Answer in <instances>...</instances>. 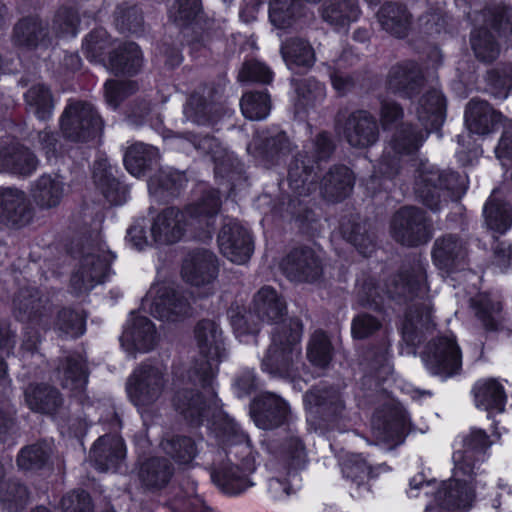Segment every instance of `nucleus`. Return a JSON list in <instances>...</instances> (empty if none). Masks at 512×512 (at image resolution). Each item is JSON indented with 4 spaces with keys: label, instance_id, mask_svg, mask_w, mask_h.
<instances>
[{
    "label": "nucleus",
    "instance_id": "obj_1",
    "mask_svg": "<svg viewBox=\"0 0 512 512\" xmlns=\"http://www.w3.org/2000/svg\"><path fill=\"white\" fill-rule=\"evenodd\" d=\"M491 443L487 434L480 429H472L462 439V448L453 453L452 478L436 487L435 481H426L423 473H418L409 481L408 495L417 497L415 491L425 490V495H434V503L427 505L425 512H465L471 508L475 498V488L480 483L475 479V464L485 460Z\"/></svg>",
    "mask_w": 512,
    "mask_h": 512
},
{
    "label": "nucleus",
    "instance_id": "obj_2",
    "mask_svg": "<svg viewBox=\"0 0 512 512\" xmlns=\"http://www.w3.org/2000/svg\"><path fill=\"white\" fill-rule=\"evenodd\" d=\"M194 339L201 356L189 370V381L199 384L202 388L210 387L207 396L203 398L193 391L183 388L177 390L172 399L176 411L191 423L200 424L208 417L209 411L215 405V395L212 391L213 380L218 372L219 364L228 356V349L220 325L211 319L197 323L194 329Z\"/></svg>",
    "mask_w": 512,
    "mask_h": 512
},
{
    "label": "nucleus",
    "instance_id": "obj_3",
    "mask_svg": "<svg viewBox=\"0 0 512 512\" xmlns=\"http://www.w3.org/2000/svg\"><path fill=\"white\" fill-rule=\"evenodd\" d=\"M415 113L421 128L414 129L405 124L398 128L378 163L371 181L380 176L390 178L398 171V160L402 155H410L417 151L430 132L437 130L446 116V100L436 88L425 90L415 104Z\"/></svg>",
    "mask_w": 512,
    "mask_h": 512
},
{
    "label": "nucleus",
    "instance_id": "obj_4",
    "mask_svg": "<svg viewBox=\"0 0 512 512\" xmlns=\"http://www.w3.org/2000/svg\"><path fill=\"white\" fill-rule=\"evenodd\" d=\"M385 289L392 299L414 301L404 316L401 332L408 344H415L417 331L428 328L432 322L431 303L425 299L429 291L425 267L417 263L402 271L387 281Z\"/></svg>",
    "mask_w": 512,
    "mask_h": 512
},
{
    "label": "nucleus",
    "instance_id": "obj_5",
    "mask_svg": "<svg viewBox=\"0 0 512 512\" xmlns=\"http://www.w3.org/2000/svg\"><path fill=\"white\" fill-rule=\"evenodd\" d=\"M220 197L217 190L211 189L196 202L188 205L185 211L174 207L163 209L156 215L151 224V236L158 245H171L179 242L187 226L196 225L206 229V237L211 238L210 228L220 208Z\"/></svg>",
    "mask_w": 512,
    "mask_h": 512
},
{
    "label": "nucleus",
    "instance_id": "obj_6",
    "mask_svg": "<svg viewBox=\"0 0 512 512\" xmlns=\"http://www.w3.org/2000/svg\"><path fill=\"white\" fill-rule=\"evenodd\" d=\"M229 445L228 459L212 474L213 482L228 495H238L254 485L250 476L256 469V458L248 436L234 422L225 430Z\"/></svg>",
    "mask_w": 512,
    "mask_h": 512
},
{
    "label": "nucleus",
    "instance_id": "obj_7",
    "mask_svg": "<svg viewBox=\"0 0 512 512\" xmlns=\"http://www.w3.org/2000/svg\"><path fill=\"white\" fill-rule=\"evenodd\" d=\"M302 324L290 319L272 336V343L261 361V369L273 378L294 380L301 359Z\"/></svg>",
    "mask_w": 512,
    "mask_h": 512
},
{
    "label": "nucleus",
    "instance_id": "obj_8",
    "mask_svg": "<svg viewBox=\"0 0 512 512\" xmlns=\"http://www.w3.org/2000/svg\"><path fill=\"white\" fill-rule=\"evenodd\" d=\"M333 150V144L327 133H320L306 146L305 155L299 154L289 166L288 181L290 187L299 195H307L316 189L319 162L327 159Z\"/></svg>",
    "mask_w": 512,
    "mask_h": 512
},
{
    "label": "nucleus",
    "instance_id": "obj_9",
    "mask_svg": "<svg viewBox=\"0 0 512 512\" xmlns=\"http://www.w3.org/2000/svg\"><path fill=\"white\" fill-rule=\"evenodd\" d=\"M460 189L459 176L456 173L422 163L415 183V192L431 210L439 209L442 202L457 195Z\"/></svg>",
    "mask_w": 512,
    "mask_h": 512
},
{
    "label": "nucleus",
    "instance_id": "obj_10",
    "mask_svg": "<svg viewBox=\"0 0 512 512\" xmlns=\"http://www.w3.org/2000/svg\"><path fill=\"white\" fill-rule=\"evenodd\" d=\"M165 369L162 366L142 364L129 376L126 391L138 411H147L162 396L166 386Z\"/></svg>",
    "mask_w": 512,
    "mask_h": 512
},
{
    "label": "nucleus",
    "instance_id": "obj_11",
    "mask_svg": "<svg viewBox=\"0 0 512 512\" xmlns=\"http://www.w3.org/2000/svg\"><path fill=\"white\" fill-rule=\"evenodd\" d=\"M114 258L103 244L85 247L79 267L71 278L75 293H87L102 283Z\"/></svg>",
    "mask_w": 512,
    "mask_h": 512
},
{
    "label": "nucleus",
    "instance_id": "obj_12",
    "mask_svg": "<svg viewBox=\"0 0 512 512\" xmlns=\"http://www.w3.org/2000/svg\"><path fill=\"white\" fill-rule=\"evenodd\" d=\"M63 135L72 141H86L96 137L103 122L94 107L86 102H70L60 119Z\"/></svg>",
    "mask_w": 512,
    "mask_h": 512
},
{
    "label": "nucleus",
    "instance_id": "obj_13",
    "mask_svg": "<svg viewBox=\"0 0 512 512\" xmlns=\"http://www.w3.org/2000/svg\"><path fill=\"white\" fill-rule=\"evenodd\" d=\"M427 370L442 378L456 374L462 365V355L453 335H445L429 343L422 356Z\"/></svg>",
    "mask_w": 512,
    "mask_h": 512
},
{
    "label": "nucleus",
    "instance_id": "obj_14",
    "mask_svg": "<svg viewBox=\"0 0 512 512\" xmlns=\"http://www.w3.org/2000/svg\"><path fill=\"white\" fill-rule=\"evenodd\" d=\"M391 233L396 241L407 246H417L431 238L432 228L423 211L403 207L393 216Z\"/></svg>",
    "mask_w": 512,
    "mask_h": 512
},
{
    "label": "nucleus",
    "instance_id": "obj_15",
    "mask_svg": "<svg viewBox=\"0 0 512 512\" xmlns=\"http://www.w3.org/2000/svg\"><path fill=\"white\" fill-rule=\"evenodd\" d=\"M142 308L163 321H176L190 310L187 300L167 284L153 285L142 300Z\"/></svg>",
    "mask_w": 512,
    "mask_h": 512
},
{
    "label": "nucleus",
    "instance_id": "obj_16",
    "mask_svg": "<svg viewBox=\"0 0 512 512\" xmlns=\"http://www.w3.org/2000/svg\"><path fill=\"white\" fill-rule=\"evenodd\" d=\"M221 253L236 264L246 263L253 253V242L250 233L236 220L224 223L218 235Z\"/></svg>",
    "mask_w": 512,
    "mask_h": 512
},
{
    "label": "nucleus",
    "instance_id": "obj_17",
    "mask_svg": "<svg viewBox=\"0 0 512 512\" xmlns=\"http://www.w3.org/2000/svg\"><path fill=\"white\" fill-rule=\"evenodd\" d=\"M289 405L280 396L265 392L252 403L250 414L256 426L267 430L279 427L288 420Z\"/></svg>",
    "mask_w": 512,
    "mask_h": 512
},
{
    "label": "nucleus",
    "instance_id": "obj_18",
    "mask_svg": "<svg viewBox=\"0 0 512 512\" xmlns=\"http://www.w3.org/2000/svg\"><path fill=\"white\" fill-rule=\"evenodd\" d=\"M471 307L483 328L489 332H512V323L505 317L500 297L481 293L471 300Z\"/></svg>",
    "mask_w": 512,
    "mask_h": 512
},
{
    "label": "nucleus",
    "instance_id": "obj_19",
    "mask_svg": "<svg viewBox=\"0 0 512 512\" xmlns=\"http://www.w3.org/2000/svg\"><path fill=\"white\" fill-rule=\"evenodd\" d=\"M281 268L294 282H314L322 273L319 258L309 248L292 250L281 262Z\"/></svg>",
    "mask_w": 512,
    "mask_h": 512
},
{
    "label": "nucleus",
    "instance_id": "obj_20",
    "mask_svg": "<svg viewBox=\"0 0 512 512\" xmlns=\"http://www.w3.org/2000/svg\"><path fill=\"white\" fill-rule=\"evenodd\" d=\"M217 272L216 256L207 249L192 250L183 260L182 277L191 285H207L216 278Z\"/></svg>",
    "mask_w": 512,
    "mask_h": 512
},
{
    "label": "nucleus",
    "instance_id": "obj_21",
    "mask_svg": "<svg viewBox=\"0 0 512 512\" xmlns=\"http://www.w3.org/2000/svg\"><path fill=\"white\" fill-rule=\"evenodd\" d=\"M121 345L129 352H148L157 342L154 324L144 316L132 314L120 337Z\"/></svg>",
    "mask_w": 512,
    "mask_h": 512
},
{
    "label": "nucleus",
    "instance_id": "obj_22",
    "mask_svg": "<svg viewBox=\"0 0 512 512\" xmlns=\"http://www.w3.org/2000/svg\"><path fill=\"white\" fill-rule=\"evenodd\" d=\"M126 455L123 439L117 435L100 437L90 451V460L101 472L117 471Z\"/></svg>",
    "mask_w": 512,
    "mask_h": 512
},
{
    "label": "nucleus",
    "instance_id": "obj_23",
    "mask_svg": "<svg viewBox=\"0 0 512 512\" xmlns=\"http://www.w3.org/2000/svg\"><path fill=\"white\" fill-rule=\"evenodd\" d=\"M387 85L390 91L413 98L423 89L422 72L414 62L396 65L389 72Z\"/></svg>",
    "mask_w": 512,
    "mask_h": 512
},
{
    "label": "nucleus",
    "instance_id": "obj_24",
    "mask_svg": "<svg viewBox=\"0 0 512 512\" xmlns=\"http://www.w3.org/2000/svg\"><path fill=\"white\" fill-rule=\"evenodd\" d=\"M345 136L351 146L368 147L378 139L377 122L370 113L356 111L348 118Z\"/></svg>",
    "mask_w": 512,
    "mask_h": 512
},
{
    "label": "nucleus",
    "instance_id": "obj_25",
    "mask_svg": "<svg viewBox=\"0 0 512 512\" xmlns=\"http://www.w3.org/2000/svg\"><path fill=\"white\" fill-rule=\"evenodd\" d=\"M373 433L383 442L400 441L409 428L407 413L401 408L391 409L388 414L378 413L372 422Z\"/></svg>",
    "mask_w": 512,
    "mask_h": 512
},
{
    "label": "nucleus",
    "instance_id": "obj_26",
    "mask_svg": "<svg viewBox=\"0 0 512 512\" xmlns=\"http://www.w3.org/2000/svg\"><path fill=\"white\" fill-rule=\"evenodd\" d=\"M253 313L260 322L277 324L285 314L286 303L275 289L262 287L254 296Z\"/></svg>",
    "mask_w": 512,
    "mask_h": 512
},
{
    "label": "nucleus",
    "instance_id": "obj_27",
    "mask_svg": "<svg viewBox=\"0 0 512 512\" xmlns=\"http://www.w3.org/2000/svg\"><path fill=\"white\" fill-rule=\"evenodd\" d=\"M31 213L24 193L16 189L0 190V222L7 225H24L29 222Z\"/></svg>",
    "mask_w": 512,
    "mask_h": 512
},
{
    "label": "nucleus",
    "instance_id": "obj_28",
    "mask_svg": "<svg viewBox=\"0 0 512 512\" xmlns=\"http://www.w3.org/2000/svg\"><path fill=\"white\" fill-rule=\"evenodd\" d=\"M502 115L495 112L491 106L482 100L472 99L465 111V123L471 133L486 135L495 130Z\"/></svg>",
    "mask_w": 512,
    "mask_h": 512
},
{
    "label": "nucleus",
    "instance_id": "obj_29",
    "mask_svg": "<svg viewBox=\"0 0 512 512\" xmlns=\"http://www.w3.org/2000/svg\"><path fill=\"white\" fill-rule=\"evenodd\" d=\"M378 22L383 30L396 38H405L412 28V15L398 3L384 4L378 14Z\"/></svg>",
    "mask_w": 512,
    "mask_h": 512
},
{
    "label": "nucleus",
    "instance_id": "obj_30",
    "mask_svg": "<svg viewBox=\"0 0 512 512\" xmlns=\"http://www.w3.org/2000/svg\"><path fill=\"white\" fill-rule=\"evenodd\" d=\"M354 183L353 173L346 166H334L323 177L320 191L329 201H340L351 191Z\"/></svg>",
    "mask_w": 512,
    "mask_h": 512
},
{
    "label": "nucleus",
    "instance_id": "obj_31",
    "mask_svg": "<svg viewBox=\"0 0 512 512\" xmlns=\"http://www.w3.org/2000/svg\"><path fill=\"white\" fill-rule=\"evenodd\" d=\"M477 408L501 413L506 404L504 387L493 378L479 380L473 387Z\"/></svg>",
    "mask_w": 512,
    "mask_h": 512
},
{
    "label": "nucleus",
    "instance_id": "obj_32",
    "mask_svg": "<svg viewBox=\"0 0 512 512\" xmlns=\"http://www.w3.org/2000/svg\"><path fill=\"white\" fill-rule=\"evenodd\" d=\"M143 58L139 46L135 43L120 44L110 53L108 68L115 74L133 75L142 66Z\"/></svg>",
    "mask_w": 512,
    "mask_h": 512
},
{
    "label": "nucleus",
    "instance_id": "obj_33",
    "mask_svg": "<svg viewBox=\"0 0 512 512\" xmlns=\"http://www.w3.org/2000/svg\"><path fill=\"white\" fill-rule=\"evenodd\" d=\"M360 14L357 0H330L321 11L323 20L336 29L349 26L359 19Z\"/></svg>",
    "mask_w": 512,
    "mask_h": 512
},
{
    "label": "nucleus",
    "instance_id": "obj_34",
    "mask_svg": "<svg viewBox=\"0 0 512 512\" xmlns=\"http://www.w3.org/2000/svg\"><path fill=\"white\" fill-rule=\"evenodd\" d=\"M35 289H22L13 300L14 314L21 321L35 322L37 325L46 327L44 313L41 311V299L37 297Z\"/></svg>",
    "mask_w": 512,
    "mask_h": 512
},
{
    "label": "nucleus",
    "instance_id": "obj_35",
    "mask_svg": "<svg viewBox=\"0 0 512 512\" xmlns=\"http://www.w3.org/2000/svg\"><path fill=\"white\" fill-rule=\"evenodd\" d=\"M281 54L287 67L294 71L310 68L315 63V52L309 42L293 38L281 45Z\"/></svg>",
    "mask_w": 512,
    "mask_h": 512
},
{
    "label": "nucleus",
    "instance_id": "obj_36",
    "mask_svg": "<svg viewBox=\"0 0 512 512\" xmlns=\"http://www.w3.org/2000/svg\"><path fill=\"white\" fill-rule=\"evenodd\" d=\"M303 15V5L300 0H271L269 5V19L271 24L285 30L296 25Z\"/></svg>",
    "mask_w": 512,
    "mask_h": 512
},
{
    "label": "nucleus",
    "instance_id": "obj_37",
    "mask_svg": "<svg viewBox=\"0 0 512 512\" xmlns=\"http://www.w3.org/2000/svg\"><path fill=\"white\" fill-rule=\"evenodd\" d=\"M58 376L63 388L73 394L81 392L87 384L86 363L81 355H72L66 359L61 368H58Z\"/></svg>",
    "mask_w": 512,
    "mask_h": 512
},
{
    "label": "nucleus",
    "instance_id": "obj_38",
    "mask_svg": "<svg viewBox=\"0 0 512 512\" xmlns=\"http://www.w3.org/2000/svg\"><path fill=\"white\" fill-rule=\"evenodd\" d=\"M173 474V468L165 458L154 457L144 462L139 471L141 482L150 489L164 487Z\"/></svg>",
    "mask_w": 512,
    "mask_h": 512
},
{
    "label": "nucleus",
    "instance_id": "obj_39",
    "mask_svg": "<svg viewBox=\"0 0 512 512\" xmlns=\"http://www.w3.org/2000/svg\"><path fill=\"white\" fill-rule=\"evenodd\" d=\"M158 158V150L152 146L136 143L131 145L124 155V165L134 177L144 175L147 168Z\"/></svg>",
    "mask_w": 512,
    "mask_h": 512
},
{
    "label": "nucleus",
    "instance_id": "obj_40",
    "mask_svg": "<svg viewBox=\"0 0 512 512\" xmlns=\"http://www.w3.org/2000/svg\"><path fill=\"white\" fill-rule=\"evenodd\" d=\"M432 257L436 266L451 270L456 262L464 257V246L458 238L452 235L437 239Z\"/></svg>",
    "mask_w": 512,
    "mask_h": 512
},
{
    "label": "nucleus",
    "instance_id": "obj_41",
    "mask_svg": "<svg viewBox=\"0 0 512 512\" xmlns=\"http://www.w3.org/2000/svg\"><path fill=\"white\" fill-rule=\"evenodd\" d=\"M64 194V182L59 176L43 175L36 183L34 199L41 208L56 207Z\"/></svg>",
    "mask_w": 512,
    "mask_h": 512
},
{
    "label": "nucleus",
    "instance_id": "obj_42",
    "mask_svg": "<svg viewBox=\"0 0 512 512\" xmlns=\"http://www.w3.org/2000/svg\"><path fill=\"white\" fill-rule=\"evenodd\" d=\"M48 33L42 21L37 18H25L16 25L15 43L19 46L38 47L47 45Z\"/></svg>",
    "mask_w": 512,
    "mask_h": 512
},
{
    "label": "nucleus",
    "instance_id": "obj_43",
    "mask_svg": "<svg viewBox=\"0 0 512 512\" xmlns=\"http://www.w3.org/2000/svg\"><path fill=\"white\" fill-rule=\"evenodd\" d=\"M26 402L37 412L52 413L62 403L58 391L47 385L29 386L25 391Z\"/></svg>",
    "mask_w": 512,
    "mask_h": 512
},
{
    "label": "nucleus",
    "instance_id": "obj_44",
    "mask_svg": "<svg viewBox=\"0 0 512 512\" xmlns=\"http://www.w3.org/2000/svg\"><path fill=\"white\" fill-rule=\"evenodd\" d=\"M24 98L28 110L39 120L46 121L52 117L54 100L49 88L45 85H33L25 93Z\"/></svg>",
    "mask_w": 512,
    "mask_h": 512
},
{
    "label": "nucleus",
    "instance_id": "obj_45",
    "mask_svg": "<svg viewBox=\"0 0 512 512\" xmlns=\"http://www.w3.org/2000/svg\"><path fill=\"white\" fill-rule=\"evenodd\" d=\"M485 222L489 229L503 234L512 226V209L493 194L484 206Z\"/></svg>",
    "mask_w": 512,
    "mask_h": 512
},
{
    "label": "nucleus",
    "instance_id": "obj_46",
    "mask_svg": "<svg viewBox=\"0 0 512 512\" xmlns=\"http://www.w3.org/2000/svg\"><path fill=\"white\" fill-rule=\"evenodd\" d=\"M305 405L312 408H319L323 412L340 414L345 404L340 394L333 389H313L304 395Z\"/></svg>",
    "mask_w": 512,
    "mask_h": 512
},
{
    "label": "nucleus",
    "instance_id": "obj_47",
    "mask_svg": "<svg viewBox=\"0 0 512 512\" xmlns=\"http://www.w3.org/2000/svg\"><path fill=\"white\" fill-rule=\"evenodd\" d=\"M115 168L112 167L106 158L100 157L93 165V180L104 197L111 203H116V192L119 186L114 176Z\"/></svg>",
    "mask_w": 512,
    "mask_h": 512
},
{
    "label": "nucleus",
    "instance_id": "obj_48",
    "mask_svg": "<svg viewBox=\"0 0 512 512\" xmlns=\"http://www.w3.org/2000/svg\"><path fill=\"white\" fill-rule=\"evenodd\" d=\"M242 114L250 120H262L269 115L270 98L265 92H249L240 101Z\"/></svg>",
    "mask_w": 512,
    "mask_h": 512
},
{
    "label": "nucleus",
    "instance_id": "obj_49",
    "mask_svg": "<svg viewBox=\"0 0 512 512\" xmlns=\"http://www.w3.org/2000/svg\"><path fill=\"white\" fill-rule=\"evenodd\" d=\"M235 336L241 342H247L246 337L254 335L259 330V321L253 313V307L249 312L239 308H231L228 312Z\"/></svg>",
    "mask_w": 512,
    "mask_h": 512
},
{
    "label": "nucleus",
    "instance_id": "obj_50",
    "mask_svg": "<svg viewBox=\"0 0 512 512\" xmlns=\"http://www.w3.org/2000/svg\"><path fill=\"white\" fill-rule=\"evenodd\" d=\"M51 451V446L47 443H37L25 447L17 457V464L23 470L40 469L47 462Z\"/></svg>",
    "mask_w": 512,
    "mask_h": 512
},
{
    "label": "nucleus",
    "instance_id": "obj_51",
    "mask_svg": "<svg viewBox=\"0 0 512 512\" xmlns=\"http://www.w3.org/2000/svg\"><path fill=\"white\" fill-rule=\"evenodd\" d=\"M307 357L310 362L320 368L326 367L332 358V348L327 335L322 331H315L307 348Z\"/></svg>",
    "mask_w": 512,
    "mask_h": 512
},
{
    "label": "nucleus",
    "instance_id": "obj_52",
    "mask_svg": "<svg viewBox=\"0 0 512 512\" xmlns=\"http://www.w3.org/2000/svg\"><path fill=\"white\" fill-rule=\"evenodd\" d=\"M112 45L110 37L103 29L91 32L83 43V52L91 62L104 63L106 50Z\"/></svg>",
    "mask_w": 512,
    "mask_h": 512
},
{
    "label": "nucleus",
    "instance_id": "obj_53",
    "mask_svg": "<svg viewBox=\"0 0 512 512\" xmlns=\"http://www.w3.org/2000/svg\"><path fill=\"white\" fill-rule=\"evenodd\" d=\"M294 85L298 96L297 105L301 107L321 102L326 96L325 86L314 78H305L295 82Z\"/></svg>",
    "mask_w": 512,
    "mask_h": 512
},
{
    "label": "nucleus",
    "instance_id": "obj_54",
    "mask_svg": "<svg viewBox=\"0 0 512 512\" xmlns=\"http://www.w3.org/2000/svg\"><path fill=\"white\" fill-rule=\"evenodd\" d=\"M471 46L476 57L485 62L493 61L499 54L498 46L487 30V26L472 32Z\"/></svg>",
    "mask_w": 512,
    "mask_h": 512
},
{
    "label": "nucleus",
    "instance_id": "obj_55",
    "mask_svg": "<svg viewBox=\"0 0 512 512\" xmlns=\"http://www.w3.org/2000/svg\"><path fill=\"white\" fill-rule=\"evenodd\" d=\"M161 445L163 450L180 464L190 463L196 455L195 444L188 437L167 439Z\"/></svg>",
    "mask_w": 512,
    "mask_h": 512
},
{
    "label": "nucleus",
    "instance_id": "obj_56",
    "mask_svg": "<svg viewBox=\"0 0 512 512\" xmlns=\"http://www.w3.org/2000/svg\"><path fill=\"white\" fill-rule=\"evenodd\" d=\"M28 498L27 488L16 481H10L0 489V501L9 512H16L23 508Z\"/></svg>",
    "mask_w": 512,
    "mask_h": 512
},
{
    "label": "nucleus",
    "instance_id": "obj_57",
    "mask_svg": "<svg viewBox=\"0 0 512 512\" xmlns=\"http://www.w3.org/2000/svg\"><path fill=\"white\" fill-rule=\"evenodd\" d=\"M201 10L200 0H176L169 9V19L177 26H188Z\"/></svg>",
    "mask_w": 512,
    "mask_h": 512
},
{
    "label": "nucleus",
    "instance_id": "obj_58",
    "mask_svg": "<svg viewBox=\"0 0 512 512\" xmlns=\"http://www.w3.org/2000/svg\"><path fill=\"white\" fill-rule=\"evenodd\" d=\"M56 326L67 337L76 338L85 332V317L80 312L64 309L58 315Z\"/></svg>",
    "mask_w": 512,
    "mask_h": 512
},
{
    "label": "nucleus",
    "instance_id": "obj_59",
    "mask_svg": "<svg viewBox=\"0 0 512 512\" xmlns=\"http://www.w3.org/2000/svg\"><path fill=\"white\" fill-rule=\"evenodd\" d=\"M137 90L133 81L108 80L104 85L106 103L112 109H116L120 103Z\"/></svg>",
    "mask_w": 512,
    "mask_h": 512
},
{
    "label": "nucleus",
    "instance_id": "obj_60",
    "mask_svg": "<svg viewBox=\"0 0 512 512\" xmlns=\"http://www.w3.org/2000/svg\"><path fill=\"white\" fill-rule=\"evenodd\" d=\"M142 15L135 6H119L115 12V24L122 33H139L142 28Z\"/></svg>",
    "mask_w": 512,
    "mask_h": 512
},
{
    "label": "nucleus",
    "instance_id": "obj_61",
    "mask_svg": "<svg viewBox=\"0 0 512 512\" xmlns=\"http://www.w3.org/2000/svg\"><path fill=\"white\" fill-rule=\"evenodd\" d=\"M78 23V15L74 9L61 8L54 16L52 29L58 37H74L77 34Z\"/></svg>",
    "mask_w": 512,
    "mask_h": 512
},
{
    "label": "nucleus",
    "instance_id": "obj_62",
    "mask_svg": "<svg viewBox=\"0 0 512 512\" xmlns=\"http://www.w3.org/2000/svg\"><path fill=\"white\" fill-rule=\"evenodd\" d=\"M342 472L346 478H350L357 488L364 485L370 468L365 459L359 454L349 455L342 463Z\"/></svg>",
    "mask_w": 512,
    "mask_h": 512
},
{
    "label": "nucleus",
    "instance_id": "obj_63",
    "mask_svg": "<svg viewBox=\"0 0 512 512\" xmlns=\"http://www.w3.org/2000/svg\"><path fill=\"white\" fill-rule=\"evenodd\" d=\"M174 512H205V503L197 495L195 483H188L184 495H177L171 503Z\"/></svg>",
    "mask_w": 512,
    "mask_h": 512
},
{
    "label": "nucleus",
    "instance_id": "obj_64",
    "mask_svg": "<svg viewBox=\"0 0 512 512\" xmlns=\"http://www.w3.org/2000/svg\"><path fill=\"white\" fill-rule=\"evenodd\" d=\"M382 327L381 319L369 313H361L353 318L351 333L355 339H366L381 330Z\"/></svg>",
    "mask_w": 512,
    "mask_h": 512
}]
</instances>
